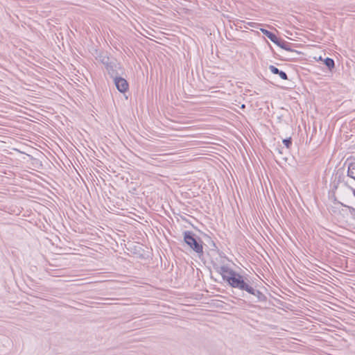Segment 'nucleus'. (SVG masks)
<instances>
[{
    "mask_svg": "<svg viewBox=\"0 0 355 355\" xmlns=\"http://www.w3.org/2000/svg\"><path fill=\"white\" fill-rule=\"evenodd\" d=\"M223 279L232 288L245 293L254 282L250 281L248 275H242L233 269L230 270L227 275H224Z\"/></svg>",
    "mask_w": 355,
    "mask_h": 355,
    "instance_id": "obj_1",
    "label": "nucleus"
},
{
    "mask_svg": "<svg viewBox=\"0 0 355 355\" xmlns=\"http://www.w3.org/2000/svg\"><path fill=\"white\" fill-rule=\"evenodd\" d=\"M268 69L272 73L278 75L282 80H288V76L285 71L279 70L274 65H270Z\"/></svg>",
    "mask_w": 355,
    "mask_h": 355,
    "instance_id": "obj_9",
    "label": "nucleus"
},
{
    "mask_svg": "<svg viewBox=\"0 0 355 355\" xmlns=\"http://www.w3.org/2000/svg\"><path fill=\"white\" fill-rule=\"evenodd\" d=\"M338 183L335 184L334 185V187H333V191H335L337 189V188H338Z\"/></svg>",
    "mask_w": 355,
    "mask_h": 355,
    "instance_id": "obj_21",
    "label": "nucleus"
},
{
    "mask_svg": "<svg viewBox=\"0 0 355 355\" xmlns=\"http://www.w3.org/2000/svg\"><path fill=\"white\" fill-rule=\"evenodd\" d=\"M218 256L211 261L214 269L219 273L222 278L224 275H227L230 270H232L228 266L230 260L225 255V254L220 250H217Z\"/></svg>",
    "mask_w": 355,
    "mask_h": 355,
    "instance_id": "obj_3",
    "label": "nucleus"
},
{
    "mask_svg": "<svg viewBox=\"0 0 355 355\" xmlns=\"http://www.w3.org/2000/svg\"><path fill=\"white\" fill-rule=\"evenodd\" d=\"M277 150H278V153L282 154V151L280 148H277Z\"/></svg>",
    "mask_w": 355,
    "mask_h": 355,
    "instance_id": "obj_24",
    "label": "nucleus"
},
{
    "mask_svg": "<svg viewBox=\"0 0 355 355\" xmlns=\"http://www.w3.org/2000/svg\"><path fill=\"white\" fill-rule=\"evenodd\" d=\"M295 45V44H293V43H290V42H286V40H284V39L282 38L280 42L278 44V46H279L281 49L286 51H288V52H291V53H296L297 55H302L303 53L300 51H298L294 49H293V46Z\"/></svg>",
    "mask_w": 355,
    "mask_h": 355,
    "instance_id": "obj_8",
    "label": "nucleus"
},
{
    "mask_svg": "<svg viewBox=\"0 0 355 355\" xmlns=\"http://www.w3.org/2000/svg\"><path fill=\"white\" fill-rule=\"evenodd\" d=\"M211 243L214 247L217 248L216 243L213 241H211Z\"/></svg>",
    "mask_w": 355,
    "mask_h": 355,
    "instance_id": "obj_25",
    "label": "nucleus"
},
{
    "mask_svg": "<svg viewBox=\"0 0 355 355\" xmlns=\"http://www.w3.org/2000/svg\"><path fill=\"white\" fill-rule=\"evenodd\" d=\"M333 200L334 201V203L339 204V205H340V203H342L341 202L338 201L335 196H334V198H333Z\"/></svg>",
    "mask_w": 355,
    "mask_h": 355,
    "instance_id": "obj_19",
    "label": "nucleus"
},
{
    "mask_svg": "<svg viewBox=\"0 0 355 355\" xmlns=\"http://www.w3.org/2000/svg\"><path fill=\"white\" fill-rule=\"evenodd\" d=\"M323 62L330 71H332V70L335 68V62L334 59L331 58H326L323 60Z\"/></svg>",
    "mask_w": 355,
    "mask_h": 355,
    "instance_id": "obj_11",
    "label": "nucleus"
},
{
    "mask_svg": "<svg viewBox=\"0 0 355 355\" xmlns=\"http://www.w3.org/2000/svg\"><path fill=\"white\" fill-rule=\"evenodd\" d=\"M98 59L105 66V67L112 61L110 60V57L105 53L99 54Z\"/></svg>",
    "mask_w": 355,
    "mask_h": 355,
    "instance_id": "obj_10",
    "label": "nucleus"
},
{
    "mask_svg": "<svg viewBox=\"0 0 355 355\" xmlns=\"http://www.w3.org/2000/svg\"><path fill=\"white\" fill-rule=\"evenodd\" d=\"M282 38L278 37L277 35H275L273 39L271 40L273 43H275L277 46H278L279 43L280 42Z\"/></svg>",
    "mask_w": 355,
    "mask_h": 355,
    "instance_id": "obj_18",
    "label": "nucleus"
},
{
    "mask_svg": "<svg viewBox=\"0 0 355 355\" xmlns=\"http://www.w3.org/2000/svg\"><path fill=\"white\" fill-rule=\"evenodd\" d=\"M354 171H355V164L353 163H351L348 166L347 171V175L351 178H352L354 180H355V176Z\"/></svg>",
    "mask_w": 355,
    "mask_h": 355,
    "instance_id": "obj_12",
    "label": "nucleus"
},
{
    "mask_svg": "<svg viewBox=\"0 0 355 355\" xmlns=\"http://www.w3.org/2000/svg\"><path fill=\"white\" fill-rule=\"evenodd\" d=\"M245 107V105L244 104H243L241 107L244 108Z\"/></svg>",
    "mask_w": 355,
    "mask_h": 355,
    "instance_id": "obj_26",
    "label": "nucleus"
},
{
    "mask_svg": "<svg viewBox=\"0 0 355 355\" xmlns=\"http://www.w3.org/2000/svg\"><path fill=\"white\" fill-rule=\"evenodd\" d=\"M223 279L232 288L245 293L254 282L250 281L248 275H242L233 269L230 270L227 275H224Z\"/></svg>",
    "mask_w": 355,
    "mask_h": 355,
    "instance_id": "obj_2",
    "label": "nucleus"
},
{
    "mask_svg": "<svg viewBox=\"0 0 355 355\" xmlns=\"http://www.w3.org/2000/svg\"><path fill=\"white\" fill-rule=\"evenodd\" d=\"M260 31L266 35L270 41L273 39V37L276 35L274 33L266 29V28H260Z\"/></svg>",
    "mask_w": 355,
    "mask_h": 355,
    "instance_id": "obj_13",
    "label": "nucleus"
},
{
    "mask_svg": "<svg viewBox=\"0 0 355 355\" xmlns=\"http://www.w3.org/2000/svg\"><path fill=\"white\" fill-rule=\"evenodd\" d=\"M292 55L288 56V57H286L283 59H282V60H284V61H293V60H297L298 58L297 57V55H298L296 53H291Z\"/></svg>",
    "mask_w": 355,
    "mask_h": 355,
    "instance_id": "obj_14",
    "label": "nucleus"
},
{
    "mask_svg": "<svg viewBox=\"0 0 355 355\" xmlns=\"http://www.w3.org/2000/svg\"><path fill=\"white\" fill-rule=\"evenodd\" d=\"M114 83L117 90L121 93H125L129 88L128 81L120 76L113 78Z\"/></svg>",
    "mask_w": 355,
    "mask_h": 355,
    "instance_id": "obj_6",
    "label": "nucleus"
},
{
    "mask_svg": "<svg viewBox=\"0 0 355 355\" xmlns=\"http://www.w3.org/2000/svg\"><path fill=\"white\" fill-rule=\"evenodd\" d=\"M120 68L119 64L116 60L112 61L108 65L105 67L108 74L112 79L119 76L117 69Z\"/></svg>",
    "mask_w": 355,
    "mask_h": 355,
    "instance_id": "obj_7",
    "label": "nucleus"
},
{
    "mask_svg": "<svg viewBox=\"0 0 355 355\" xmlns=\"http://www.w3.org/2000/svg\"><path fill=\"white\" fill-rule=\"evenodd\" d=\"M282 142L287 148H289L292 145V139L291 137L284 139Z\"/></svg>",
    "mask_w": 355,
    "mask_h": 355,
    "instance_id": "obj_15",
    "label": "nucleus"
},
{
    "mask_svg": "<svg viewBox=\"0 0 355 355\" xmlns=\"http://www.w3.org/2000/svg\"><path fill=\"white\" fill-rule=\"evenodd\" d=\"M248 294L252 295L255 300H254V302H266L268 300L267 297L265 294H263L261 291L257 289V286L254 285V283L253 282L251 286L250 287V289L247 291Z\"/></svg>",
    "mask_w": 355,
    "mask_h": 355,
    "instance_id": "obj_5",
    "label": "nucleus"
},
{
    "mask_svg": "<svg viewBox=\"0 0 355 355\" xmlns=\"http://www.w3.org/2000/svg\"><path fill=\"white\" fill-rule=\"evenodd\" d=\"M349 188L352 191L353 195L355 196V189L352 187H349Z\"/></svg>",
    "mask_w": 355,
    "mask_h": 355,
    "instance_id": "obj_22",
    "label": "nucleus"
},
{
    "mask_svg": "<svg viewBox=\"0 0 355 355\" xmlns=\"http://www.w3.org/2000/svg\"><path fill=\"white\" fill-rule=\"evenodd\" d=\"M340 205L341 206H343L345 207H347L348 209H349V211L351 214L352 215H354L355 216V208H354L352 206H349V205H345L343 203H340Z\"/></svg>",
    "mask_w": 355,
    "mask_h": 355,
    "instance_id": "obj_16",
    "label": "nucleus"
},
{
    "mask_svg": "<svg viewBox=\"0 0 355 355\" xmlns=\"http://www.w3.org/2000/svg\"><path fill=\"white\" fill-rule=\"evenodd\" d=\"M319 60H322V57H321V56H320Z\"/></svg>",
    "mask_w": 355,
    "mask_h": 355,
    "instance_id": "obj_27",
    "label": "nucleus"
},
{
    "mask_svg": "<svg viewBox=\"0 0 355 355\" xmlns=\"http://www.w3.org/2000/svg\"><path fill=\"white\" fill-rule=\"evenodd\" d=\"M184 241L189 245L199 257L203 254V242L201 239L196 236L191 231L183 232Z\"/></svg>",
    "mask_w": 355,
    "mask_h": 355,
    "instance_id": "obj_4",
    "label": "nucleus"
},
{
    "mask_svg": "<svg viewBox=\"0 0 355 355\" xmlns=\"http://www.w3.org/2000/svg\"><path fill=\"white\" fill-rule=\"evenodd\" d=\"M241 22L247 24L252 28H256L259 24L255 22H245V21H240Z\"/></svg>",
    "mask_w": 355,
    "mask_h": 355,
    "instance_id": "obj_17",
    "label": "nucleus"
},
{
    "mask_svg": "<svg viewBox=\"0 0 355 355\" xmlns=\"http://www.w3.org/2000/svg\"><path fill=\"white\" fill-rule=\"evenodd\" d=\"M333 200L334 201V203L339 204V205H340V203H342L341 202L338 201L335 196H334V198H333Z\"/></svg>",
    "mask_w": 355,
    "mask_h": 355,
    "instance_id": "obj_20",
    "label": "nucleus"
},
{
    "mask_svg": "<svg viewBox=\"0 0 355 355\" xmlns=\"http://www.w3.org/2000/svg\"><path fill=\"white\" fill-rule=\"evenodd\" d=\"M349 188L352 191L353 195L355 196V189L352 187H349Z\"/></svg>",
    "mask_w": 355,
    "mask_h": 355,
    "instance_id": "obj_23",
    "label": "nucleus"
}]
</instances>
